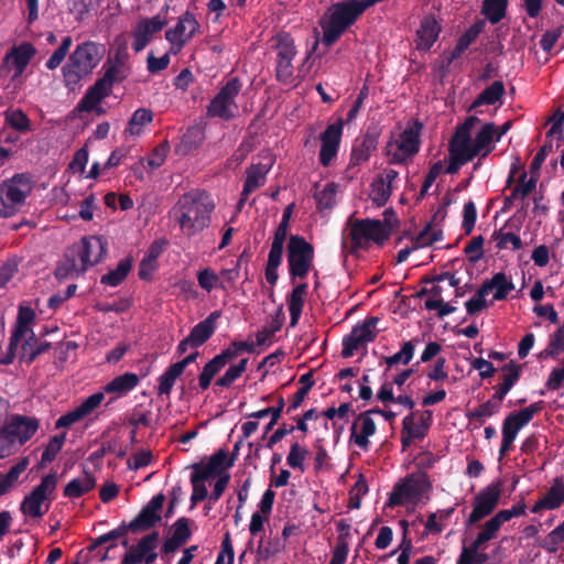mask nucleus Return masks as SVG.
Instances as JSON below:
<instances>
[{"mask_svg": "<svg viewBox=\"0 0 564 564\" xmlns=\"http://www.w3.org/2000/svg\"><path fill=\"white\" fill-rule=\"evenodd\" d=\"M477 117H469L460 124L449 144V163L445 173L455 174L462 165L474 158H485L495 149V124H481Z\"/></svg>", "mask_w": 564, "mask_h": 564, "instance_id": "f257e3e1", "label": "nucleus"}, {"mask_svg": "<svg viewBox=\"0 0 564 564\" xmlns=\"http://www.w3.org/2000/svg\"><path fill=\"white\" fill-rule=\"evenodd\" d=\"M108 252V240L102 236H87L65 252L57 275H78L101 262Z\"/></svg>", "mask_w": 564, "mask_h": 564, "instance_id": "f03ea898", "label": "nucleus"}, {"mask_svg": "<svg viewBox=\"0 0 564 564\" xmlns=\"http://www.w3.org/2000/svg\"><path fill=\"white\" fill-rule=\"evenodd\" d=\"M214 209L210 197L203 192H189L180 197L171 214L186 236H194L209 224Z\"/></svg>", "mask_w": 564, "mask_h": 564, "instance_id": "7ed1b4c3", "label": "nucleus"}, {"mask_svg": "<svg viewBox=\"0 0 564 564\" xmlns=\"http://www.w3.org/2000/svg\"><path fill=\"white\" fill-rule=\"evenodd\" d=\"M35 313L28 306H20L14 332L9 345V354L2 360V364H10L14 357L19 356L21 360L32 362L35 357L42 354L47 344L37 345V340L32 330V323Z\"/></svg>", "mask_w": 564, "mask_h": 564, "instance_id": "20e7f679", "label": "nucleus"}, {"mask_svg": "<svg viewBox=\"0 0 564 564\" xmlns=\"http://www.w3.org/2000/svg\"><path fill=\"white\" fill-rule=\"evenodd\" d=\"M398 226V218L392 209H386L383 219L349 220L348 235L357 248H368L371 243L382 246Z\"/></svg>", "mask_w": 564, "mask_h": 564, "instance_id": "39448f33", "label": "nucleus"}, {"mask_svg": "<svg viewBox=\"0 0 564 564\" xmlns=\"http://www.w3.org/2000/svg\"><path fill=\"white\" fill-rule=\"evenodd\" d=\"M431 488V482L425 474H411L393 487L388 506L416 507L424 505L430 498Z\"/></svg>", "mask_w": 564, "mask_h": 564, "instance_id": "423d86ee", "label": "nucleus"}, {"mask_svg": "<svg viewBox=\"0 0 564 564\" xmlns=\"http://www.w3.org/2000/svg\"><path fill=\"white\" fill-rule=\"evenodd\" d=\"M100 61L99 47L93 42H85L76 47L63 67L65 85L74 88L79 80L91 73Z\"/></svg>", "mask_w": 564, "mask_h": 564, "instance_id": "0eeeda50", "label": "nucleus"}, {"mask_svg": "<svg viewBox=\"0 0 564 564\" xmlns=\"http://www.w3.org/2000/svg\"><path fill=\"white\" fill-rule=\"evenodd\" d=\"M421 130L422 124L417 121H413L401 132L391 135L386 145V155L389 163H404L419 152Z\"/></svg>", "mask_w": 564, "mask_h": 564, "instance_id": "6e6552de", "label": "nucleus"}, {"mask_svg": "<svg viewBox=\"0 0 564 564\" xmlns=\"http://www.w3.org/2000/svg\"><path fill=\"white\" fill-rule=\"evenodd\" d=\"M56 486L57 477L55 474L44 476L41 482L24 497L21 503L22 513L28 518H42L50 509Z\"/></svg>", "mask_w": 564, "mask_h": 564, "instance_id": "1a4fd4ad", "label": "nucleus"}, {"mask_svg": "<svg viewBox=\"0 0 564 564\" xmlns=\"http://www.w3.org/2000/svg\"><path fill=\"white\" fill-rule=\"evenodd\" d=\"M32 191L30 178L18 174L0 185V216L9 217L24 204Z\"/></svg>", "mask_w": 564, "mask_h": 564, "instance_id": "9d476101", "label": "nucleus"}, {"mask_svg": "<svg viewBox=\"0 0 564 564\" xmlns=\"http://www.w3.org/2000/svg\"><path fill=\"white\" fill-rule=\"evenodd\" d=\"M241 90V84L238 78L229 79L210 100L207 107V116L229 120L239 112L237 97Z\"/></svg>", "mask_w": 564, "mask_h": 564, "instance_id": "9b49d317", "label": "nucleus"}, {"mask_svg": "<svg viewBox=\"0 0 564 564\" xmlns=\"http://www.w3.org/2000/svg\"><path fill=\"white\" fill-rule=\"evenodd\" d=\"M543 408V402H534L529 406L509 414L502 423V441L499 449V459L501 460L510 451L512 443L518 436V433L540 412Z\"/></svg>", "mask_w": 564, "mask_h": 564, "instance_id": "f8f14e48", "label": "nucleus"}, {"mask_svg": "<svg viewBox=\"0 0 564 564\" xmlns=\"http://www.w3.org/2000/svg\"><path fill=\"white\" fill-rule=\"evenodd\" d=\"M313 247L301 236H291L288 245L290 273L294 278H305L312 268Z\"/></svg>", "mask_w": 564, "mask_h": 564, "instance_id": "ddd939ff", "label": "nucleus"}, {"mask_svg": "<svg viewBox=\"0 0 564 564\" xmlns=\"http://www.w3.org/2000/svg\"><path fill=\"white\" fill-rule=\"evenodd\" d=\"M200 32V24L196 17L186 11L183 13L176 24L165 31V40L170 44V53L178 54L183 47Z\"/></svg>", "mask_w": 564, "mask_h": 564, "instance_id": "4468645a", "label": "nucleus"}, {"mask_svg": "<svg viewBox=\"0 0 564 564\" xmlns=\"http://www.w3.org/2000/svg\"><path fill=\"white\" fill-rule=\"evenodd\" d=\"M169 6H165L156 15L138 21L132 32V48L141 52L152 40L155 33H159L167 23Z\"/></svg>", "mask_w": 564, "mask_h": 564, "instance_id": "2eb2a0df", "label": "nucleus"}, {"mask_svg": "<svg viewBox=\"0 0 564 564\" xmlns=\"http://www.w3.org/2000/svg\"><path fill=\"white\" fill-rule=\"evenodd\" d=\"M378 322L379 319L377 317H371L355 326L351 333L343 340V356L346 358L351 357L355 351L372 341L378 334Z\"/></svg>", "mask_w": 564, "mask_h": 564, "instance_id": "dca6fc26", "label": "nucleus"}, {"mask_svg": "<svg viewBox=\"0 0 564 564\" xmlns=\"http://www.w3.org/2000/svg\"><path fill=\"white\" fill-rule=\"evenodd\" d=\"M35 54L36 48L29 42L15 45L6 54L2 68L11 74L12 80H18Z\"/></svg>", "mask_w": 564, "mask_h": 564, "instance_id": "f3484780", "label": "nucleus"}, {"mask_svg": "<svg viewBox=\"0 0 564 564\" xmlns=\"http://www.w3.org/2000/svg\"><path fill=\"white\" fill-rule=\"evenodd\" d=\"M276 77L282 83H290L293 77L292 61L296 55V48L293 39L281 33L276 36Z\"/></svg>", "mask_w": 564, "mask_h": 564, "instance_id": "a211bd4d", "label": "nucleus"}, {"mask_svg": "<svg viewBox=\"0 0 564 564\" xmlns=\"http://www.w3.org/2000/svg\"><path fill=\"white\" fill-rule=\"evenodd\" d=\"M249 345L243 341H236L231 344L227 349H225L221 354L214 357L208 364L205 365L202 373L198 378L199 387L203 390H206L214 376L220 371L227 364H229L234 358L238 357L241 351L248 350Z\"/></svg>", "mask_w": 564, "mask_h": 564, "instance_id": "6ab92c4d", "label": "nucleus"}, {"mask_svg": "<svg viewBox=\"0 0 564 564\" xmlns=\"http://www.w3.org/2000/svg\"><path fill=\"white\" fill-rule=\"evenodd\" d=\"M500 496L501 485L499 482H492L484 488L474 499L468 524L476 523L490 514L498 506Z\"/></svg>", "mask_w": 564, "mask_h": 564, "instance_id": "aec40b11", "label": "nucleus"}, {"mask_svg": "<svg viewBox=\"0 0 564 564\" xmlns=\"http://www.w3.org/2000/svg\"><path fill=\"white\" fill-rule=\"evenodd\" d=\"M118 77L116 69L110 68L106 72L104 78L99 79L80 100L78 108L83 111H93L98 108L104 98H106L111 89V85Z\"/></svg>", "mask_w": 564, "mask_h": 564, "instance_id": "412c9836", "label": "nucleus"}, {"mask_svg": "<svg viewBox=\"0 0 564 564\" xmlns=\"http://www.w3.org/2000/svg\"><path fill=\"white\" fill-rule=\"evenodd\" d=\"M19 447L37 432L40 422L34 416L12 415L3 425Z\"/></svg>", "mask_w": 564, "mask_h": 564, "instance_id": "4be33fe9", "label": "nucleus"}, {"mask_svg": "<svg viewBox=\"0 0 564 564\" xmlns=\"http://www.w3.org/2000/svg\"><path fill=\"white\" fill-rule=\"evenodd\" d=\"M159 544V533L153 532L142 538L123 557L122 564H151L156 558L155 550Z\"/></svg>", "mask_w": 564, "mask_h": 564, "instance_id": "5701e85b", "label": "nucleus"}, {"mask_svg": "<svg viewBox=\"0 0 564 564\" xmlns=\"http://www.w3.org/2000/svg\"><path fill=\"white\" fill-rule=\"evenodd\" d=\"M273 163V156L267 152L262 155L260 162L252 164L248 169L243 191L241 193V202H243L250 193L264 184L267 174L272 169Z\"/></svg>", "mask_w": 564, "mask_h": 564, "instance_id": "b1692460", "label": "nucleus"}, {"mask_svg": "<svg viewBox=\"0 0 564 564\" xmlns=\"http://www.w3.org/2000/svg\"><path fill=\"white\" fill-rule=\"evenodd\" d=\"M104 392H96L85 399L77 408L73 411L62 415L55 423L56 429L69 427L75 423L80 422L86 416L91 414L104 401Z\"/></svg>", "mask_w": 564, "mask_h": 564, "instance_id": "393cba45", "label": "nucleus"}, {"mask_svg": "<svg viewBox=\"0 0 564 564\" xmlns=\"http://www.w3.org/2000/svg\"><path fill=\"white\" fill-rule=\"evenodd\" d=\"M399 173L393 169H386L373 180L370 191V199L377 207L383 206L394 188Z\"/></svg>", "mask_w": 564, "mask_h": 564, "instance_id": "a878e982", "label": "nucleus"}, {"mask_svg": "<svg viewBox=\"0 0 564 564\" xmlns=\"http://www.w3.org/2000/svg\"><path fill=\"white\" fill-rule=\"evenodd\" d=\"M343 133L341 121L329 124L321 134L322 148L319 152V161L322 165L327 166L336 158L340 138Z\"/></svg>", "mask_w": 564, "mask_h": 564, "instance_id": "bb28decb", "label": "nucleus"}, {"mask_svg": "<svg viewBox=\"0 0 564 564\" xmlns=\"http://www.w3.org/2000/svg\"><path fill=\"white\" fill-rule=\"evenodd\" d=\"M164 496H154L149 503L141 510L135 519H133L129 529L131 531L147 530L153 527L161 519V509L163 507Z\"/></svg>", "mask_w": 564, "mask_h": 564, "instance_id": "cd10ccee", "label": "nucleus"}, {"mask_svg": "<svg viewBox=\"0 0 564 564\" xmlns=\"http://www.w3.org/2000/svg\"><path fill=\"white\" fill-rule=\"evenodd\" d=\"M377 426L370 413L360 414L350 429V442L362 449H367L369 437L376 433Z\"/></svg>", "mask_w": 564, "mask_h": 564, "instance_id": "c85d7f7f", "label": "nucleus"}, {"mask_svg": "<svg viewBox=\"0 0 564 564\" xmlns=\"http://www.w3.org/2000/svg\"><path fill=\"white\" fill-rule=\"evenodd\" d=\"M220 316L221 313L219 311H214L204 321L193 327L188 335L192 340V348L199 347L212 337L216 330L217 322Z\"/></svg>", "mask_w": 564, "mask_h": 564, "instance_id": "c756f323", "label": "nucleus"}, {"mask_svg": "<svg viewBox=\"0 0 564 564\" xmlns=\"http://www.w3.org/2000/svg\"><path fill=\"white\" fill-rule=\"evenodd\" d=\"M564 502V481L562 478H555L545 496L541 498L532 508V512L538 513L542 510H554Z\"/></svg>", "mask_w": 564, "mask_h": 564, "instance_id": "7c9ffc66", "label": "nucleus"}, {"mask_svg": "<svg viewBox=\"0 0 564 564\" xmlns=\"http://www.w3.org/2000/svg\"><path fill=\"white\" fill-rule=\"evenodd\" d=\"M440 31L441 26L434 18H424L416 32V48L420 51H429L437 40Z\"/></svg>", "mask_w": 564, "mask_h": 564, "instance_id": "2f4dec72", "label": "nucleus"}, {"mask_svg": "<svg viewBox=\"0 0 564 564\" xmlns=\"http://www.w3.org/2000/svg\"><path fill=\"white\" fill-rule=\"evenodd\" d=\"M307 284L301 283L296 285L286 299L288 308L290 312V326L295 327L302 315L303 306L307 295Z\"/></svg>", "mask_w": 564, "mask_h": 564, "instance_id": "473e14b6", "label": "nucleus"}, {"mask_svg": "<svg viewBox=\"0 0 564 564\" xmlns=\"http://www.w3.org/2000/svg\"><path fill=\"white\" fill-rule=\"evenodd\" d=\"M482 289L487 294L494 292V301H501L514 289V284L502 272L496 273L490 280L482 283Z\"/></svg>", "mask_w": 564, "mask_h": 564, "instance_id": "72a5a7b5", "label": "nucleus"}, {"mask_svg": "<svg viewBox=\"0 0 564 564\" xmlns=\"http://www.w3.org/2000/svg\"><path fill=\"white\" fill-rule=\"evenodd\" d=\"M338 194L339 185L334 182L325 184L321 189L316 188L313 196L316 200L317 209L319 212L332 210L338 202Z\"/></svg>", "mask_w": 564, "mask_h": 564, "instance_id": "f704fd0d", "label": "nucleus"}, {"mask_svg": "<svg viewBox=\"0 0 564 564\" xmlns=\"http://www.w3.org/2000/svg\"><path fill=\"white\" fill-rule=\"evenodd\" d=\"M232 466V460L228 458V454L225 451H218L215 453L208 463L204 465L198 471L203 479H210L213 476L223 473Z\"/></svg>", "mask_w": 564, "mask_h": 564, "instance_id": "c9c22d12", "label": "nucleus"}, {"mask_svg": "<svg viewBox=\"0 0 564 564\" xmlns=\"http://www.w3.org/2000/svg\"><path fill=\"white\" fill-rule=\"evenodd\" d=\"M139 377L135 373L126 372L108 382L104 387V391L107 393L123 395L133 390L139 384Z\"/></svg>", "mask_w": 564, "mask_h": 564, "instance_id": "e433bc0d", "label": "nucleus"}, {"mask_svg": "<svg viewBox=\"0 0 564 564\" xmlns=\"http://www.w3.org/2000/svg\"><path fill=\"white\" fill-rule=\"evenodd\" d=\"M164 243L162 241H154L144 258L140 263L139 276L142 280H148L151 278L153 272L156 270V259L163 251Z\"/></svg>", "mask_w": 564, "mask_h": 564, "instance_id": "4c0bfd02", "label": "nucleus"}, {"mask_svg": "<svg viewBox=\"0 0 564 564\" xmlns=\"http://www.w3.org/2000/svg\"><path fill=\"white\" fill-rule=\"evenodd\" d=\"M153 120V112L147 108L137 109L128 122L126 133L130 137H140L145 127Z\"/></svg>", "mask_w": 564, "mask_h": 564, "instance_id": "58836bf2", "label": "nucleus"}, {"mask_svg": "<svg viewBox=\"0 0 564 564\" xmlns=\"http://www.w3.org/2000/svg\"><path fill=\"white\" fill-rule=\"evenodd\" d=\"M539 176L532 174L530 177L524 172L520 175L519 182L513 188L510 196L507 197L508 202H523L535 188Z\"/></svg>", "mask_w": 564, "mask_h": 564, "instance_id": "ea45409f", "label": "nucleus"}, {"mask_svg": "<svg viewBox=\"0 0 564 564\" xmlns=\"http://www.w3.org/2000/svg\"><path fill=\"white\" fill-rule=\"evenodd\" d=\"M96 485L95 478L90 474H84L70 480L65 489L64 495L69 498H77L88 491H90Z\"/></svg>", "mask_w": 564, "mask_h": 564, "instance_id": "a19ab883", "label": "nucleus"}, {"mask_svg": "<svg viewBox=\"0 0 564 564\" xmlns=\"http://www.w3.org/2000/svg\"><path fill=\"white\" fill-rule=\"evenodd\" d=\"M29 463V458L24 457L0 477V496L7 494L17 484L21 474L28 468Z\"/></svg>", "mask_w": 564, "mask_h": 564, "instance_id": "79ce46f5", "label": "nucleus"}, {"mask_svg": "<svg viewBox=\"0 0 564 564\" xmlns=\"http://www.w3.org/2000/svg\"><path fill=\"white\" fill-rule=\"evenodd\" d=\"M132 268V261L130 259L121 260L116 269L109 271L107 274L101 276L100 282L108 286H117L119 285L129 274Z\"/></svg>", "mask_w": 564, "mask_h": 564, "instance_id": "37998d69", "label": "nucleus"}, {"mask_svg": "<svg viewBox=\"0 0 564 564\" xmlns=\"http://www.w3.org/2000/svg\"><path fill=\"white\" fill-rule=\"evenodd\" d=\"M561 354H564V321L550 336L547 346L540 352V358H555Z\"/></svg>", "mask_w": 564, "mask_h": 564, "instance_id": "c03bdc74", "label": "nucleus"}, {"mask_svg": "<svg viewBox=\"0 0 564 564\" xmlns=\"http://www.w3.org/2000/svg\"><path fill=\"white\" fill-rule=\"evenodd\" d=\"M503 523L505 522L501 520V518L496 513L492 518L484 523L481 531L474 540L476 544L484 546L487 542L494 540Z\"/></svg>", "mask_w": 564, "mask_h": 564, "instance_id": "a18cd8bd", "label": "nucleus"}, {"mask_svg": "<svg viewBox=\"0 0 564 564\" xmlns=\"http://www.w3.org/2000/svg\"><path fill=\"white\" fill-rule=\"evenodd\" d=\"M505 93L503 84L499 80L494 82L490 86H488L473 102V108H476L481 105H494L500 100Z\"/></svg>", "mask_w": 564, "mask_h": 564, "instance_id": "49530a36", "label": "nucleus"}, {"mask_svg": "<svg viewBox=\"0 0 564 564\" xmlns=\"http://www.w3.org/2000/svg\"><path fill=\"white\" fill-rule=\"evenodd\" d=\"M443 239V232L434 225H427L413 239L414 248L429 247L432 243Z\"/></svg>", "mask_w": 564, "mask_h": 564, "instance_id": "de8ad7c7", "label": "nucleus"}, {"mask_svg": "<svg viewBox=\"0 0 564 564\" xmlns=\"http://www.w3.org/2000/svg\"><path fill=\"white\" fill-rule=\"evenodd\" d=\"M415 351V346L412 340L405 341L401 349L393 354L392 356L384 357L383 361L388 366V368H392L395 365H408Z\"/></svg>", "mask_w": 564, "mask_h": 564, "instance_id": "09e8293b", "label": "nucleus"}, {"mask_svg": "<svg viewBox=\"0 0 564 564\" xmlns=\"http://www.w3.org/2000/svg\"><path fill=\"white\" fill-rule=\"evenodd\" d=\"M197 282L199 288L208 293L215 288H226L219 275L210 268H205L197 272Z\"/></svg>", "mask_w": 564, "mask_h": 564, "instance_id": "8fccbe9b", "label": "nucleus"}, {"mask_svg": "<svg viewBox=\"0 0 564 564\" xmlns=\"http://www.w3.org/2000/svg\"><path fill=\"white\" fill-rule=\"evenodd\" d=\"M183 372L173 364L171 365L158 379V392L159 394L170 395L176 379Z\"/></svg>", "mask_w": 564, "mask_h": 564, "instance_id": "3c124183", "label": "nucleus"}, {"mask_svg": "<svg viewBox=\"0 0 564 564\" xmlns=\"http://www.w3.org/2000/svg\"><path fill=\"white\" fill-rule=\"evenodd\" d=\"M507 0H485L482 14L491 22L498 23L506 13Z\"/></svg>", "mask_w": 564, "mask_h": 564, "instance_id": "603ef678", "label": "nucleus"}, {"mask_svg": "<svg viewBox=\"0 0 564 564\" xmlns=\"http://www.w3.org/2000/svg\"><path fill=\"white\" fill-rule=\"evenodd\" d=\"M482 545L476 544L475 541L468 547H464L457 561V564H482L487 561V554L479 553Z\"/></svg>", "mask_w": 564, "mask_h": 564, "instance_id": "864d4df0", "label": "nucleus"}, {"mask_svg": "<svg viewBox=\"0 0 564 564\" xmlns=\"http://www.w3.org/2000/svg\"><path fill=\"white\" fill-rule=\"evenodd\" d=\"M307 455L308 451L304 446L295 442L290 447V452L286 457V463L290 467L304 471V462Z\"/></svg>", "mask_w": 564, "mask_h": 564, "instance_id": "5fc2aeb1", "label": "nucleus"}, {"mask_svg": "<svg viewBox=\"0 0 564 564\" xmlns=\"http://www.w3.org/2000/svg\"><path fill=\"white\" fill-rule=\"evenodd\" d=\"M496 247L498 249H508L511 248L513 250H518L521 248L522 242L519 236L510 231L499 230L496 231L492 236Z\"/></svg>", "mask_w": 564, "mask_h": 564, "instance_id": "6e6d98bb", "label": "nucleus"}, {"mask_svg": "<svg viewBox=\"0 0 564 564\" xmlns=\"http://www.w3.org/2000/svg\"><path fill=\"white\" fill-rule=\"evenodd\" d=\"M6 121L10 127L20 131L26 132L30 130V119L20 109H10L6 112Z\"/></svg>", "mask_w": 564, "mask_h": 564, "instance_id": "4d7b16f0", "label": "nucleus"}, {"mask_svg": "<svg viewBox=\"0 0 564 564\" xmlns=\"http://www.w3.org/2000/svg\"><path fill=\"white\" fill-rule=\"evenodd\" d=\"M247 361L248 359L243 358L238 364L230 365L225 375L216 381V384L219 387H229L245 372Z\"/></svg>", "mask_w": 564, "mask_h": 564, "instance_id": "13d9d810", "label": "nucleus"}, {"mask_svg": "<svg viewBox=\"0 0 564 564\" xmlns=\"http://www.w3.org/2000/svg\"><path fill=\"white\" fill-rule=\"evenodd\" d=\"M66 440V434L62 433L59 435L53 436L48 444L46 445L44 452L42 453L41 462L43 464L51 463L55 459L56 455L61 452Z\"/></svg>", "mask_w": 564, "mask_h": 564, "instance_id": "bf43d9fd", "label": "nucleus"}, {"mask_svg": "<svg viewBox=\"0 0 564 564\" xmlns=\"http://www.w3.org/2000/svg\"><path fill=\"white\" fill-rule=\"evenodd\" d=\"M519 373L514 368H509L505 371L502 382L497 387L495 399L502 402L507 393L511 390L513 384L517 382Z\"/></svg>", "mask_w": 564, "mask_h": 564, "instance_id": "052dcab7", "label": "nucleus"}, {"mask_svg": "<svg viewBox=\"0 0 564 564\" xmlns=\"http://www.w3.org/2000/svg\"><path fill=\"white\" fill-rule=\"evenodd\" d=\"M501 402L496 400H488L487 402L478 405L477 408L473 409L468 416L470 419H485L490 417L499 412Z\"/></svg>", "mask_w": 564, "mask_h": 564, "instance_id": "680f3d73", "label": "nucleus"}, {"mask_svg": "<svg viewBox=\"0 0 564 564\" xmlns=\"http://www.w3.org/2000/svg\"><path fill=\"white\" fill-rule=\"evenodd\" d=\"M72 43H73V40L70 36H65L63 39L59 47L46 61L45 65L48 69L53 70L61 65V63L64 61L65 56L67 55V53L72 46Z\"/></svg>", "mask_w": 564, "mask_h": 564, "instance_id": "e2e57ef3", "label": "nucleus"}, {"mask_svg": "<svg viewBox=\"0 0 564 564\" xmlns=\"http://www.w3.org/2000/svg\"><path fill=\"white\" fill-rule=\"evenodd\" d=\"M284 549V543L280 538L270 539L265 544H260L258 555L261 560L267 561L269 557L279 554Z\"/></svg>", "mask_w": 564, "mask_h": 564, "instance_id": "0e129e2a", "label": "nucleus"}, {"mask_svg": "<svg viewBox=\"0 0 564 564\" xmlns=\"http://www.w3.org/2000/svg\"><path fill=\"white\" fill-rule=\"evenodd\" d=\"M19 448L7 429L4 426L0 427V458L9 457L18 452Z\"/></svg>", "mask_w": 564, "mask_h": 564, "instance_id": "69168bd1", "label": "nucleus"}, {"mask_svg": "<svg viewBox=\"0 0 564 564\" xmlns=\"http://www.w3.org/2000/svg\"><path fill=\"white\" fill-rule=\"evenodd\" d=\"M207 479H203L200 477V473L197 471L192 476V485H193V492L191 496V500L193 505H196L197 502L204 500L207 498L208 491L207 487L205 485V481Z\"/></svg>", "mask_w": 564, "mask_h": 564, "instance_id": "338daca9", "label": "nucleus"}, {"mask_svg": "<svg viewBox=\"0 0 564 564\" xmlns=\"http://www.w3.org/2000/svg\"><path fill=\"white\" fill-rule=\"evenodd\" d=\"M487 295L482 286H480L476 294L465 303L467 313L474 315L482 311L487 306Z\"/></svg>", "mask_w": 564, "mask_h": 564, "instance_id": "774afa93", "label": "nucleus"}]
</instances>
